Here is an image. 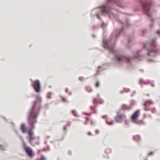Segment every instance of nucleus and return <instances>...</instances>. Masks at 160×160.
Wrapping results in <instances>:
<instances>
[{
  "mask_svg": "<svg viewBox=\"0 0 160 160\" xmlns=\"http://www.w3.org/2000/svg\"><path fill=\"white\" fill-rule=\"evenodd\" d=\"M24 150L27 154L30 156L32 157L35 155V153L33 152L32 149L30 146L27 145L25 146L24 147Z\"/></svg>",
  "mask_w": 160,
  "mask_h": 160,
  "instance_id": "0eeeda50",
  "label": "nucleus"
},
{
  "mask_svg": "<svg viewBox=\"0 0 160 160\" xmlns=\"http://www.w3.org/2000/svg\"><path fill=\"white\" fill-rule=\"evenodd\" d=\"M101 101H100L99 100V101L98 102H97V103H96V104L97 105H98L99 104V103H101Z\"/></svg>",
  "mask_w": 160,
  "mask_h": 160,
  "instance_id": "13d9d810",
  "label": "nucleus"
},
{
  "mask_svg": "<svg viewBox=\"0 0 160 160\" xmlns=\"http://www.w3.org/2000/svg\"><path fill=\"white\" fill-rule=\"evenodd\" d=\"M133 34L129 35L128 36V43L126 45L127 48H130L132 46L133 44Z\"/></svg>",
  "mask_w": 160,
  "mask_h": 160,
  "instance_id": "1a4fd4ad",
  "label": "nucleus"
},
{
  "mask_svg": "<svg viewBox=\"0 0 160 160\" xmlns=\"http://www.w3.org/2000/svg\"><path fill=\"white\" fill-rule=\"evenodd\" d=\"M156 38H152L148 43L150 47L146 49L148 54L151 56H155L158 54H160V50L156 46Z\"/></svg>",
  "mask_w": 160,
  "mask_h": 160,
  "instance_id": "20e7f679",
  "label": "nucleus"
},
{
  "mask_svg": "<svg viewBox=\"0 0 160 160\" xmlns=\"http://www.w3.org/2000/svg\"><path fill=\"white\" fill-rule=\"evenodd\" d=\"M82 113L83 114H89V113H88V112H82Z\"/></svg>",
  "mask_w": 160,
  "mask_h": 160,
  "instance_id": "603ef678",
  "label": "nucleus"
},
{
  "mask_svg": "<svg viewBox=\"0 0 160 160\" xmlns=\"http://www.w3.org/2000/svg\"><path fill=\"white\" fill-rule=\"evenodd\" d=\"M34 137L32 135H29L28 138V142L33 145H35V144L33 143V142H32V139H34Z\"/></svg>",
  "mask_w": 160,
  "mask_h": 160,
  "instance_id": "f3484780",
  "label": "nucleus"
},
{
  "mask_svg": "<svg viewBox=\"0 0 160 160\" xmlns=\"http://www.w3.org/2000/svg\"><path fill=\"white\" fill-rule=\"evenodd\" d=\"M127 34H126H126H125L124 35H126Z\"/></svg>",
  "mask_w": 160,
  "mask_h": 160,
  "instance_id": "774afa93",
  "label": "nucleus"
},
{
  "mask_svg": "<svg viewBox=\"0 0 160 160\" xmlns=\"http://www.w3.org/2000/svg\"><path fill=\"white\" fill-rule=\"evenodd\" d=\"M100 26L102 27L103 29V30L104 31L105 30V28L107 26V23L104 22L103 21H101V22L99 23Z\"/></svg>",
  "mask_w": 160,
  "mask_h": 160,
  "instance_id": "ddd939ff",
  "label": "nucleus"
},
{
  "mask_svg": "<svg viewBox=\"0 0 160 160\" xmlns=\"http://www.w3.org/2000/svg\"><path fill=\"white\" fill-rule=\"evenodd\" d=\"M125 92H128L130 90V89L128 88H124Z\"/></svg>",
  "mask_w": 160,
  "mask_h": 160,
  "instance_id": "37998d69",
  "label": "nucleus"
},
{
  "mask_svg": "<svg viewBox=\"0 0 160 160\" xmlns=\"http://www.w3.org/2000/svg\"><path fill=\"white\" fill-rule=\"evenodd\" d=\"M114 122V120L113 119H111L109 120L107 119L106 120V124L109 125H112L113 124Z\"/></svg>",
  "mask_w": 160,
  "mask_h": 160,
  "instance_id": "dca6fc26",
  "label": "nucleus"
},
{
  "mask_svg": "<svg viewBox=\"0 0 160 160\" xmlns=\"http://www.w3.org/2000/svg\"><path fill=\"white\" fill-rule=\"evenodd\" d=\"M52 94V92L51 91L48 92L47 93V97L48 98H51Z\"/></svg>",
  "mask_w": 160,
  "mask_h": 160,
  "instance_id": "4be33fe9",
  "label": "nucleus"
},
{
  "mask_svg": "<svg viewBox=\"0 0 160 160\" xmlns=\"http://www.w3.org/2000/svg\"><path fill=\"white\" fill-rule=\"evenodd\" d=\"M42 98L39 94L36 95V99L32 107L30 108L27 114V119L29 124L32 127H35L34 123L37 121L38 114L39 109L42 108Z\"/></svg>",
  "mask_w": 160,
  "mask_h": 160,
  "instance_id": "f03ea898",
  "label": "nucleus"
},
{
  "mask_svg": "<svg viewBox=\"0 0 160 160\" xmlns=\"http://www.w3.org/2000/svg\"><path fill=\"white\" fill-rule=\"evenodd\" d=\"M143 82L145 83V82H146V81H145V80H143Z\"/></svg>",
  "mask_w": 160,
  "mask_h": 160,
  "instance_id": "0e129e2a",
  "label": "nucleus"
},
{
  "mask_svg": "<svg viewBox=\"0 0 160 160\" xmlns=\"http://www.w3.org/2000/svg\"><path fill=\"white\" fill-rule=\"evenodd\" d=\"M133 139L137 142H139L141 140V137L139 135H134L133 136Z\"/></svg>",
  "mask_w": 160,
  "mask_h": 160,
  "instance_id": "2eb2a0df",
  "label": "nucleus"
},
{
  "mask_svg": "<svg viewBox=\"0 0 160 160\" xmlns=\"http://www.w3.org/2000/svg\"><path fill=\"white\" fill-rule=\"evenodd\" d=\"M22 131L26 133H28L29 132V127L28 128L25 126V123H22L21 126Z\"/></svg>",
  "mask_w": 160,
  "mask_h": 160,
  "instance_id": "f8f14e48",
  "label": "nucleus"
},
{
  "mask_svg": "<svg viewBox=\"0 0 160 160\" xmlns=\"http://www.w3.org/2000/svg\"><path fill=\"white\" fill-rule=\"evenodd\" d=\"M125 92L124 89H123L121 90L120 91V92L121 93H123Z\"/></svg>",
  "mask_w": 160,
  "mask_h": 160,
  "instance_id": "09e8293b",
  "label": "nucleus"
},
{
  "mask_svg": "<svg viewBox=\"0 0 160 160\" xmlns=\"http://www.w3.org/2000/svg\"><path fill=\"white\" fill-rule=\"evenodd\" d=\"M96 71H97L96 74L98 75V74H99L100 72L101 71L100 69L99 68H97L96 69Z\"/></svg>",
  "mask_w": 160,
  "mask_h": 160,
  "instance_id": "4c0bfd02",
  "label": "nucleus"
},
{
  "mask_svg": "<svg viewBox=\"0 0 160 160\" xmlns=\"http://www.w3.org/2000/svg\"><path fill=\"white\" fill-rule=\"evenodd\" d=\"M22 142H23V145H24V144H26V142L24 141V140H22Z\"/></svg>",
  "mask_w": 160,
  "mask_h": 160,
  "instance_id": "052dcab7",
  "label": "nucleus"
},
{
  "mask_svg": "<svg viewBox=\"0 0 160 160\" xmlns=\"http://www.w3.org/2000/svg\"><path fill=\"white\" fill-rule=\"evenodd\" d=\"M137 123L138 124H139V123H141V122H137Z\"/></svg>",
  "mask_w": 160,
  "mask_h": 160,
  "instance_id": "69168bd1",
  "label": "nucleus"
},
{
  "mask_svg": "<svg viewBox=\"0 0 160 160\" xmlns=\"http://www.w3.org/2000/svg\"><path fill=\"white\" fill-rule=\"evenodd\" d=\"M144 13L148 15V18L151 21L149 26L150 28H152L153 26V21L154 20V18L152 17V13L150 11H148V8H144Z\"/></svg>",
  "mask_w": 160,
  "mask_h": 160,
  "instance_id": "423d86ee",
  "label": "nucleus"
},
{
  "mask_svg": "<svg viewBox=\"0 0 160 160\" xmlns=\"http://www.w3.org/2000/svg\"><path fill=\"white\" fill-rule=\"evenodd\" d=\"M129 122L128 121H125V124H128Z\"/></svg>",
  "mask_w": 160,
  "mask_h": 160,
  "instance_id": "6e6d98bb",
  "label": "nucleus"
},
{
  "mask_svg": "<svg viewBox=\"0 0 160 160\" xmlns=\"http://www.w3.org/2000/svg\"><path fill=\"white\" fill-rule=\"evenodd\" d=\"M31 81L32 82V86H33V84H34V83H33V82H34V81L32 80H31Z\"/></svg>",
  "mask_w": 160,
  "mask_h": 160,
  "instance_id": "4d7b16f0",
  "label": "nucleus"
},
{
  "mask_svg": "<svg viewBox=\"0 0 160 160\" xmlns=\"http://www.w3.org/2000/svg\"><path fill=\"white\" fill-rule=\"evenodd\" d=\"M0 149L2 150H4L6 149V148L2 144H0Z\"/></svg>",
  "mask_w": 160,
  "mask_h": 160,
  "instance_id": "c756f323",
  "label": "nucleus"
},
{
  "mask_svg": "<svg viewBox=\"0 0 160 160\" xmlns=\"http://www.w3.org/2000/svg\"><path fill=\"white\" fill-rule=\"evenodd\" d=\"M123 2L124 0H106L104 4L93 9L91 12L92 18L95 17L101 20L102 18L101 16L105 15L108 16L111 19L117 20L119 23L122 24L121 28L116 30L111 35L108 39H107L105 36H104L103 38L102 46L104 48L111 53L116 52V50L114 48V43L115 44L116 40L119 37L121 32L124 31L125 30V27L127 28L130 25L128 19L126 18L123 21L121 20L118 18V16L111 10L113 9L117 12L118 11V9L115 8V5L114 3L118 7L123 8Z\"/></svg>",
  "mask_w": 160,
  "mask_h": 160,
  "instance_id": "f257e3e1",
  "label": "nucleus"
},
{
  "mask_svg": "<svg viewBox=\"0 0 160 160\" xmlns=\"http://www.w3.org/2000/svg\"><path fill=\"white\" fill-rule=\"evenodd\" d=\"M139 110H137L132 113L131 117V119L133 122H136L139 120V118L137 117L138 114Z\"/></svg>",
  "mask_w": 160,
  "mask_h": 160,
  "instance_id": "6e6552de",
  "label": "nucleus"
},
{
  "mask_svg": "<svg viewBox=\"0 0 160 160\" xmlns=\"http://www.w3.org/2000/svg\"><path fill=\"white\" fill-rule=\"evenodd\" d=\"M92 37L93 38H96V35L95 34H94V33H93L92 34Z\"/></svg>",
  "mask_w": 160,
  "mask_h": 160,
  "instance_id": "8fccbe9b",
  "label": "nucleus"
},
{
  "mask_svg": "<svg viewBox=\"0 0 160 160\" xmlns=\"http://www.w3.org/2000/svg\"><path fill=\"white\" fill-rule=\"evenodd\" d=\"M32 126H29V130L28 132H29V135H32V134L33 133V131L32 130Z\"/></svg>",
  "mask_w": 160,
  "mask_h": 160,
  "instance_id": "c85d7f7f",
  "label": "nucleus"
},
{
  "mask_svg": "<svg viewBox=\"0 0 160 160\" xmlns=\"http://www.w3.org/2000/svg\"><path fill=\"white\" fill-rule=\"evenodd\" d=\"M65 91L66 92L68 93L69 95H71L72 94V92H70L69 91L68 88H65Z\"/></svg>",
  "mask_w": 160,
  "mask_h": 160,
  "instance_id": "7c9ffc66",
  "label": "nucleus"
},
{
  "mask_svg": "<svg viewBox=\"0 0 160 160\" xmlns=\"http://www.w3.org/2000/svg\"><path fill=\"white\" fill-rule=\"evenodd\" d=\"M122 108H120L119 110L121 111H122Z\"/></svg>",
  "mask_w": 160,
  "mask_h": 160,
  "instance_id": "680f3d73",
  "label": "nucleus"
},
{
  "mask_svg": "<svg viewBox=\"0 0 160 160\" xmlns=\"http://www.w3.org/2000/svg\"><path fill=\"white\" fill-rule=\"evenodd\" d=\"M94 84L95 87L97 88H99L101 86L100 82L99 81L95 82Z\"/></svg>",
  "mask_w": 160,
  "mask_h": 160,
  "instance_id": "a211bd4d",
  "label": "nucleus"
},
{
  "mask_svg": "<svg viewBox=\"0 0 160 160\" xmlns=\"http://www.w3.org/2000/svg\"><path fill=\"white\" fill-rule=\"evenodd\" d=\"M108 116L107 115H103L102 116V118L104 119H106V120L107 119H108Z\"/></svg>",
  "mask_w": 160,
  "mask_h": 160,
  "instance_id": "c9c22d12",
  "label": "nucleus"
},
{
  "mask_svg": "<svg viewBox=\"0 0 160 160\" xmlns=\"http://www.w3.org/2000/svg\"><path fill=\"white\" fill-rule=\"evenodd\" d=\"M86 90L88 92H91L92 91V89L89 86H87L86 88Z\"/></svg>",
  "mask_w": 160,
  "mask_h": 160,
  "instance_id": "bb28decb",
  "label": "nucleus"
},
{
  "mask_svg": "<svg viewBox=\"0 0 160 160\" xmlns=\"http://www.w3.org/2000/svg\"><path fill=\"white\" fill-rule=\"evenodd\" d=\"M114 56L115 58L114 59L115 62L118 63L126 62L128 64V68L129 69H132L134 67V66L132 64L133 59L141 60L143 58L146 57L145 55L141 53V50L140 49L137 50L133 54V57L128 55L121 56L118 52H116L114 54Z\"/></svg>",
  "mask_w": 160,
  "mask_h": 160,
  "instance_id": "7ed1b4c3",
  "label": "nucleus"
},
{
  "mask_svg": "<svg viewBox=\"0 0 160 160\" xmlns=\"http://www.w3.org/2000/svg\"><path fill=\"white\" fill-rule=\"evenodd\" d=\"M150 110H151L152 112L153 113H156L157 112L156 109L154 107H153L152 108H150Z\"/></svg>",
  "mask_w": 160,
  "mask_h": 160,
  "instance_id": "b1692460",
  "label": "nucleus"
},
{
  "mask_svg": "<svg viewBox=\"0 0 160 160\" xmlns=\"http://www.w3.org/2000/svg\"><path fill=\"white\" fill-rule=\"evenodd\" d=\"M122 108L123 109H129V106H128L126 104H123L122 106Z\"/></svg>",
  "mask_w": 160,
  "mask_h": 160,
  "instance_id": "5701e85b",
  "label": "nucleus"
},
{
  "mask_svg": "<svg viewBox=\"0 0 160 160\" xmlns=\"http://www.w3.org/2000/svg\"><path fill=\"white\" fill-rule=\"evenodd\" d=\"M141 80H140V82L139 83V84L141 85L142 86V83L141 82Z\"/></svg>",
  "mask_w": 160,
  "mask_h": 160,
  "instance_id": "bf43d9fd",
  "label": "nucleus"
},
{
  "mask_svg": "<svg viewBox=\"0 0 160 160\" xmlns=\"http://www.w3.org/2000/svg\"><path fill=\"white\" fill-rule=\"evenodd\" d=\"M95 132L97 134H98L99 133V131L98 129H96L95 131Z\"/></svg>",
  "mask_w": 160,
  "mask_h": 160,
  "instance_id": "3c124183",
  "label": "nucleus"
},
{
  "mask_svg": "<svg viewBox=\"0 0 160 160\" xmlns=\"http://www.w3.org/2000/svg\"><path fill=\"white\" fill-rule=\"evenodd\" d=\"M89 122H90V119L87 116L86 117V120L84 123L85 125H87L88 124Z\"/></svg>",
  "mask_w": 160,
  "mask_h": 160,
  "instance_id": "412c9836",
  "label": "nucleus"
},
{
  "mask_svg": "<svg viewBox=\"0 0 160 160\" xmlns=\"http://www.w3.org/2000/svg\"><path fill=\"white\" fill-rule=\"evenodd\" d=\"M154 103V102L150 99H147L145 100L143 103L144 106H148L149 107L151 104H153Z\"/></svg>",
  "mask_w": 160,
  "mask_h": 160,
  "instance_id": "9d476101",
  "label": "nucleus"
},
{
  "mask_svg": "<svg viewBox=\"0 0 160 160\" xmlns=\"http://www.w3.org/2000/svg\"><path fill=\"white\" fill-rule=\"evenodd\" d=\"M69 124H70V122H68L67 123V124L65 125V126H64L63 127V129L65 130V131H67V126L68 125H69Z\"/></svg>",
  "mask_w": 160,
  "mask_h": 160,
  "instance_id": "2f4dec72",
  "label": "nucleus"
},
{
  "mask_svg": "<svg viewBox=\"0 0 160 160\" xmlns=\"http://www.w3.org/2000/svg\"><path fill=\"white\" fill-rule=\"evenodd\" d=\"M98 67H100V68H102V66H98Z\"/></svg>",
  "mask_w": 160,
  "mask_h": 160,
  "instance_id": "e2e57ef3",
  "label": "nucleus"
},
{
  "mask_svg": "<svg viewBox=\"0 0 160 160\" xmlns=\"http://www.w3.org/2000/svg\"><path fill=\"white\" fill-rule=\"evenodd\" d=\"M154 152L152 151H150L148 153V155L149 156H151L152 155H153L154 154Z\"/></svg>",
  "mask_w": 160,
  "mask_h": 160,
  "instance_id": "473e14b6",
  "label": "nucleus"
},
{
  "mask_svg": "<svg viewBox=\"0 0 160 160\" xmlns=\"http://www.w3.org/2000/svg\"><path fill=\"white\" fill-rule=\"evenodd\" d=\"M88 135H92L91 132L90 131L88 132Z\"/></svg>",
  "mask_w": 160,
  "mask_h": 160,
  "instance_id": "5fc2aeb1",
  "label": "nucleus"
},
{
  "mask_svg": "<svg viewBox=\"0 0 160 160\" xmlns=\"http://www.w3.org/2000/svg\"><path fill=\"white\" fill-rule=\"evenodd\" d=\"M36 160H47V158L43 155H42L40 157H38Z\"/></svg>",
  "mask_w": 160,
  "mask_h": 160,
  "instance_id": "6ab92c4d",
  "label": "nucleus"
},
{
  "mask_svg": "<svg viewBox=\"0 0 160 160\" xmlns=\"http://www.w3.org/2000/svg\"><path fill=\"white\" fill-rule=\"evenodd\" d=\"M125 115L123 114H120L118 113L117 114L115 119V120L118 121H120V120L124 119Z\"/></svg>",
  "mask_w": 160,
  "mask_h": 160,
  "instance_id": "9b49d317",
  "label": "nucleus"
},
{
  "mask_svg": "<svg viewBox=\"0 0 160 160\" xmlns=\"http://www.w3.org/2000/svg\"><path fill=\"white\" fill-rule=\"evenodd\" d=\"M45 107H46V109H48V108H49V106L48 105V103H46L45 105Z\"/></svg>",
  "mask_w": 160,
  "mask_h": 160,
  "instance_id": "c03bdc74",
  "label": "nucleus"
},
{
  "mask_svg": "<svg viewBox=\"0 0 160 160\" xmlns=\"http://www.w3.org/2000/svg\"><path fill=\"white\" fill-rule=\"evenodd\" d=\"M60 97L61 98L62 100L63 101V102H67V99H66V98H65L64 97H63L62 96H61Z\"/></svg>",
  "mask_w": 160,
  "mask_h": 160,
  "instance_id": "e433bc0d",
  "label": "nucleus"
},
{
  "mask_svg": "<svg viewBox=\"0 0 160 160\" xmlns=\"http://www.w3.org/2000/svg\"><path fill=\"white\" fill-rule=\"evenodd\" d=\"M46 148L49 151L50 150V148L49 146L48 145L47 146Z\"/></svg>",
  "mask_w": 160,
  "mask_h": 160,
  "instance_id": "de8ad7c7",
  "label": "nucleus"
},
{
  "mask_svg": "<svg viewBox=\"0 0 160 160\" xmlns=\"http://www.w3.org/2000/svg\"><path fill=\"white\" fill-rule=\"evenodd\" d=\"M135 102V101L134 100H132L131 101V103L129 106V108H131L132 107V106L133 104H134V102Z\"/></svg>",
  "mask_w": 160,
  "mask_h": 160,
  "instance_id": "cd10ccee",
  "label": "nucleus"
},
{
  "mask_svg": "<svg viewBox=\"0 0 160 160\" xmlns=\"http://www.w3.org/2000/svg\"><path fill=\"white\" fill-rule=\"evenodd\" d=\"M84 78L82 77H80L79 78V79L80 81H82Z\"/></svg>",
  "mask_w": 160,
  "mask_h": 160,
  "instance_id": "a18cd8bd",
  "label": "nucleus"
},
{
  "mask_svg": "<svg viewBox=\"0 0 160 160\" xmlns=\"http://www.w3.org/2000/svg\"><path fill=\"white\" fill-rule=\"evenodd\" d=\"M148 61L150 62H156L157 61H154L153 59L152 58L149 59H148Z\"/></svg>",
  "mask_w": 160,
  "mask_h": 160,
  "instance_id": "a19ab883",
  "label": "nucleus"
},
{
  "mask_svg": "<svg viewBox=\"0 0 160 160\" xmlns=\"http://www.w3.org/2000/svg\"><path fill=\"white\" fill-rule=\"evenodd\" d=\"M151 83V81L150 80H148L146 81V82H145L146 84H150Z\"/></svg>",
  "mask_w": 160,
  "mask_h": 160,
  "instance_id": "ea45409f",
  "label": "nucleus"
},
{
  "mask_svg": "<svg viewBox=\"0 0 160 160\" xmlns=\"http://www.w3.org/2000/svg\"><path fill=\"white\" fill-rule=\"evenodd\" d=\"M136 93V91H134L133 92L132 94H131L132 96H133V95Z\"/></svg>",
  "mask_w": 160,
  "mask_h": 160,
  "instance_id": "864d4df0",
  "label": "nucleus"
},
{
  "mask_svg": "<svg viewBox=\"0 0 160 160\" xmlns=\"http://www.w3.org/2000/svg\"><path fill=\"white\" fill-rule=\"evenodd\" d=\"M90 122L91 124L92 125H94L96 124L95 122L94 121H93L92 120H90Z\"/></svg>",
  "mask_w": 160,
  "mask_h": 160,
  "instance_id": "58836bf2",
  "label": "nucleus"
},
{
  "mask_svg": "<svg viewBox=\"0 0 160 160\" xmlns=\"http://www.w3.org/2000/svg\"><path fill=\"white\" fill-rule=\"evenodd\" d=\"M72 113L75 117H78L79 116V115L77 113L76 111L74 109H73L72 110Z\"/></svg>",
  "mask_w": 160,
  "mask_h": 160,
  "instance_id": "aec40b11",
  "label": "nucleus"
},
{
  "mask_svg": "<svg viewBox=\"0 0 160 160\" xmlns=\"http://www.w3.org/2000/svg\"><path fill=\"white\" fill-rule=\"evenodd\" d=\"M99 101V99H98L97 98H95L93 99L92 101V102L93 103L95 104H96V103H97V102H98Z\"/></svg>",
  "mask_w": 160,
  "mask_h": 160,
  "instance_id": "393cba45",
  "label": "nucleus"
},
{
  "mask_svg": "<svg viewBox=\"0 0 160 160\" xmlns=\"http://www.w3.org/2000/svg\"><path fill=\"white\" fill-rule=\"evenodd\" d=\"M150 84H151L152 86V87H154V85L153 81H151V83Z\"/></svg>",
  "mask_w": 160,
  "mask_h": 160,
  "instance_id": "49530a36",
  "label": "nucleus"
},
{
  "mask_svg": "<svg viewBox=\"0 0 160 160\" xmlns=\"http://www.w3.org/2000/svg\"><path fill=\"white\" fill-rule=\"evenodd\" d=\"M148 44V43L147 42H144L142 44V46L143 47H145Z\"/></svg>",
  "mask_w": 160,
  "mask_h": 160,
  "instance_id": "79ce46f5",
  "label": "nucleus"
},
{
  "mask_svg": "<svg viewBox=\"0 0 160 160\" xmlns=\"http://www.w3.org/2000/svg\"><path fill=\"white\" fill-rule=\"evenodd\" d=\"M158 32H160V30H158Z\"/></svg>",
  "mask_w": 160,
  "mask_h": 160,
  "instance_id": "338daca9",
  "label": "nucleus"
},
{
  "mask_svg": "<svg viewBox=\"0 0 160 160\" xmlns=\"http://www.w3.org/2000/svg\"><path fill=\"white\" fill-rule=\"evenodd\" d=\"M97 105L96 104H95L94 105H91L90 107V109L91 110V112H92L95 113L96 114H97V112H96V110L97 109L96 108V106Z\"/></svg>",
  "mask_w": 160,
  "mask_h": 160,
  "instance_id": "4468645a",
  "label": "nucleus"
},
{
  "mask_svg": "<svg viewBox=\"0 0 160 160\" xmlns=\"http://www.w3.org/2000/svg\"><path fill=\"white\" fill-rule=\"evenodd\" d=\"M146 32V30L144 29L141 30L140 32V34L142 35H144Z\"/></svg>",
  "mask_w": 160,
  "mask_h": 160,
  "instance_id": "a878e982",
  "label": "nucleus"
},
{
  "mask_svg": "<svg viewBox=\"0 0 160 160\" xmlns=\"http://www.w3.org/2000/svg\"><path fill=\"white\" fill-rule=\"evenodd\" d=\"M149 107H148V106H144V109L146 111H148V110H150V108Z\"/></svg>",
  "mask_w": 160,
  "mask_h": 160,
  "instance_id": "72a5a7b5",
  "label": "nucleus"
},
{
  "mask_svg": "<svg viewBox=\"0 0 160 160\" xmlns=\"http://www.w3.org/2000/svg\"><path fill=\"white\" fill-rule=\"evenodd\" d=\"M33 88L34 90L39 93L42 91V85L41 82L38 80H36L33 84Z\"/></svg>",
  "mask_w": 160,
  "mask_h": 160,
  "instance_id": "39448f33",
  "label": "nucleus"
},
{
  "mask_svg": "<svg viewBox=\"0 0 160 160\" xmlns=\"http://www.w3.org/2000/svg\"><path fill=\"white\" fill-rule=\"evenodd\" d=\"M92 27L93 29L95 30H98L99 28V27L97 26L93 25Z\"/></svg>",
  "mask_w": 160,
  "mask_h": 160,
  "instance_id": "f704fd0d",
  "label": "nucleus"
}]
</instances>
